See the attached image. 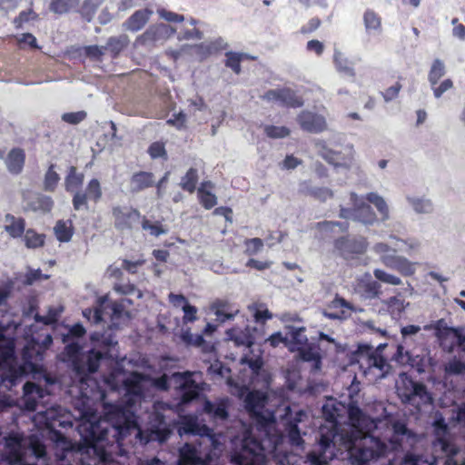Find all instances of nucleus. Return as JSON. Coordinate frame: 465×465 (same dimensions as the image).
<instances>
[{
  "label": "nucleus",
  "mask_w": 465,
  "mask_h": 465,
  "mask_svg": "<svg viewBox=\"0 0 465 465\" xmlns=\"http://www.w3.org/2000/svg\"><path fill=\"white\" fill-rule=\"evenodd\" d=\"M197 372H174L171 376L163 374L153 379L138 372H133L124 379L111 374L105 383L113 390H118L122 382L124 398L121 404L105 407L104 418L98 416L89 406L79 410V432L88 442L81 455L94 457L82 462L86 465H107L109 455L105 445L119 443L133 432L141 442L146 444L157 440L164 442L170 435L163 412L168 406L160 401L152 403L155 390L164 391L169 387L180 391L181 401L187 403L199 396L203 390Z\"/></svg>",
  "instance_id": "f257e3e1"
},
{
  "label": "nucleus",
  "mask_w": 465,
  "mask_h": 465,
  "mask_svg": "<svg viewBox=\"0 0 465 465\" xmlns=\"http://www.w3.org/2000/svg\"><path fill=\"white\" fill-rule=\"evenodd\" d=\"M239 396H244V407L262 439L257 440L253 437L254 428L241 422V435L232 440L234 446L232 462L235 465H264L272 457L281 465H300L296 455L282 450V435L276 429L274 405L270 398L260 391L247 392L245 387L239 389Z\"/></svg>",
  "instance_id": "f03ea898"
},
{
  "label": "nucleus",
  "mask_w": 465,
  "mask_h": 465,
  "mask_svg": "<svg viewBox=\"0 0 465 465\" xmlns=\"http://www.w3.org/2000/svg\"><path fill=\"white\" fill-rule=\"evenodd\" d=\"M84 333L85 329L83 325L76 323L68 330L66 334L63 335L62 340L63 342L68 343L64 349V353L73 364V372L74 375L73 384L79 388L83 397L88 398L89 391L87 387H90V383H94V381L89 378V374L97 371L99 362L104 356L110 358L116 356L114 350L117 342L111 337H104L102 341H100L99 334L94 333L91 336L94 347L85 355L81 352V347L78 343L72 341L73 338L81 337Z\"/></svg>",
  "instance_id": "7ed1b4c3"
},
{
  "label": "nucleus",
  "mask_w": 465,
  "mask_h": 465,
  "mask_svg": "<svg viewBox=\"0 0 465 465\" xmlns=\"http://www.w3.org/2000/svg\"><path fill=\"white\" fill-rule=\"evenodd\" d=\"M14 342L4 338L0 325V385L11 390L22 380L25 368L17 364L14 357Z\"/></svg>",
  "instance_id": "20e7f679"
},
{
  "label": "nucleus",
  "mask_w": 465,
  "mask_h": 465,
  "mask_svg": "<svg viewBox=\"0 0 465 465\" xmlns=\"http://www.w3.org/2000/svg\"><path fill=\"white\" fill-rule=\"evenodd\" d=\"M341 137L336 135L331 141L324 140L315 141V150L330 164L335 167L350 169L355 161V149L352 144L347 143L341 145L340 150L336 149V145L340 143Z\"/></svg>",
  "instance_id": "39448f33"
},
{
  "label": "nucleus",
  "mask_w": 465,
  "mask_h": 465,
  "mask_svg": "<svg viewBox=\"0 0 465 465\" xmlns=\"http://www.w3.org/2000/svg\"><path fill=\"white\" fill-rule=\"evenodd\" d=\"M24 405L28 411H36L35 419L45 423L47 427L54 426V421L62 414V408L59 406H52L45 409L44 405L39 404V401L43 400L46 395L45 391L33 382L27 381L24 387Z\"/></svg>",
  "instance_id": "423d86ee"
},
{
  "label": "nucleus",
  "mask_w": 465,
  "mask_h": 465,
  "mask_svg": "<svg viewBox=\"0 0 465 465\" xmlns=\"http://www.w3.org/2000/svg\"><path fill=\"white\" fill-rule=\"evenodd\" d=\"M304 328H292L289 331V349L298 351V357L302 361L310 363L313 372L321 370V356L318 348L307 343L308 339L304 334Z\"/></svg>",
  "instance_id": "0eeeda50"
},
{
  "label": "nucleus",
  "mask_w": 465,
  "mask_h": 465,
  "mask_svg": "<svg viewBox=\"0 0 465 465\" xmlns=\"http://www.w3.org/2000/svg\"><path fill=\"white\" fill-rule=\"evenodd\" d=\"M432 427L436 437L433 448L446 455L445 465H465V458H460V450L447 440L448 426L440 413H435Z\"/></svg>",
  "instance_id": "6e6552de"
},
{
  "label": "nucleus",
  "mask_w": 465,
  "mask_h": 465,
  "mask_svg": "<svg viewBox=\"0 0 465 465\" xmlns=\"http://www.w3.org/2000/svg\"><path fill=\"white\" fill-rule=\"evenodd\" d=\"M358 362L363 375L370 382H374L386 377L391 370L387 360L376 351L361 352Z\"/></svg>",
  "instance_id": "1a4fd4ad"
},
{
  "label": "nucleus",
  "mask_w": 465,
  "mask_h": 465,
  "mask_svg": "<svg viewBox=\"0 0 465 465\" xmlns=\"http://www.w3.org/2000/svg\"><path fill=\"white\" fill-rule=\"evenodd\" d=\"M365 197L351 193L350 201L352 208H341L340 216L345 219L359 221L364 224H373L376 221V215L371 207L365 203Z\"/></svg>",
  "instance_id": "9d476101"
},
{
  "label": "nucleus",
  "mask_w": 465,
  "mask_h": 465,
  "mask_svg": "<svg viewBox=\"0 0 465 465\" xmlns=\"http://www.w3.org/2000/svg\"><path fill=\"white\" fill-rule=\"evenodd\" d=\"M102 197V187L100 182L92 179L85 189V193L76 192L73 198L74 208L77 211L88 210L87 200L97 203Z\"/></svg>",
  "instance_id": "9b49d317"
},
{
  "label": "nucleus",
  "mask_w": 465,
  "mask_h": 465,
  "mask_svg": "<svg viewBox=\"0 0 465 465\" xmlns=\"http://www.w3.org/2000/svg\"><path fill=\"white\" fill-rule=\"evenodd\" d=\"M335 249L347 260L363 253L367 249L364 238L341 237L335 242Z\"/></svg>",
  "instance_id": "f8f14e48"
},
{
  "label": "nucleus",
  "mask_w": 465,
  "mask_h": 465,
  "mask_svg": "<svg viewBox=\"0 0 465 465\" xmlns=\"http://www.w3.org/2000/svg\"><path fill=\"white\" fill-rule=\"evenodd\" d=\"M175 33V28L165 24L152 25L143 35L137 37L136 43L147 45L153 42L167 40Z\"/></svg>",
  "instance_id": "ddd939ff"
},
{
  "label": "nucleus",
  "mask_w": 465,
  "mask_h": 465,
  "mask_svg": "<svg viewBox=\"0 0 465 465\" xmlns=\"http://www.w3.org/2000/svg\"><path fill=\"white\" fill-rule=\"evenodd\" d=\"M356 309L346 300L335 297L323 311L324 317L331 320H346Z\"/></svg>",
  "instance_id": "4468645a"
},
{
  "label": "nucleus",
  "mask_w": 465,
  "mask_h": 465,
  "mask_svg": "<svg viewBox=\"0 0 465 465\" xmlns=\"http://www.w3.org/2000/svg\"><path fill=\"white\" fill-rule=\"evenodd\" d=\"M301 127L310 133H321L327 129V123L322 115L305 111L299 114Z\"/></svg>",
  "instance_id": "2eb2a0df"
},
{
  "label": "nucleus",
  "mask_w": 465,
  "mask_h": 465,
  "mask_svg": "<svg viewBox=\"0 0 465 465\" xmlns=\"http://www.w3.org/2000/svg\"><path fill=\"white\" fill-rule=\"evenodd\" d=\"M419 441H420V438L409 431L405 425L401 423L394 424L393 436L391 439V443L393 449L403 447V445L412 447Z\"/></svg>",
  "instance_id": "dca6fc26"
},
{
  "label": "nucleus",
  "mask_w": 465,
  "mask_h": 465,
  "mask_svg": "<svg viewBox=\"0 0 465 465\" xmlns=\"http://www.w3.org/2000/svg\"><path fill=\"white\" fill-rule=\"evenodd\" d=\"M264 100L284 104L288 106L297 107L302 104L295 94L289 89L270 90L262 96Z\"/></svg>",
  "instance_id": "f3484780"
},
{
  "label": "nucleus",
  "mask_w": 465,
  "mask_h": 465,
  "mask_svg": "<svg viewBox=\"0 0 465 465\" xmlns=\"http://www.w3.org/2000/svg\"><path fill=\"white\" fill-rule=\"evenodd\" d=\"M113 214L115 226L120 230L131 228L139 219V213L129 207H115Z\"/></svg>",
  "instance_id": "a211bd4d"
},
{
  "label": "nucleus",
  "mask_w": 465,
  "mask_h": 465,
  "mask_svg": "<svg viewBox=\"0 0 465 465\" xmlns=\"http://www.w3.org/2000/svg\"><path fill=\"white\" fill-rule=\"evenodd\" d=\"M332 60L334 68L339 74L352 80L355 78L354 63L345 54L339 49H334Z\"/></svg>",
  "instance_id": "6ab92c4d"
},
{
  "label": "nucleus",
  "mask_w": 465,
  "mask_h": 465,
  "mask_svg": "<svg viewBox=\"0 0 465 465\" xmlns=\"http://www.w3.org/2000/svg\"><path fill=\"white\" fill-rule=\"evenodd\" d=\"M211 310L222 322L232 320L240 312L238 307L225 300H217L213 302L211 305Z\"/></svg>",
  "instance_id": "aec40b11"
},
{
  "label": "nucleus",
  "mask_w": 465,
  "mask_h": 465,
  "mask_svg": "<svg viewBox=\"0 0 465 465\" xmlns=\"http://www.w3.org/2000/svg\"><path fill=\"white\" fill-rule=\"evenodd\" d=\"M227 340L232 341L237 347L250 348L256 341L257 337L252 334L246 328L244 331L239 328H232L226 332Z\"/></svg>",
  "instance_id": "412c9836"
},
{
  "label": "nucleus",
  "mask_w": 465,
  "mask_h": 465,
  "mask_svg": "<svg viewBox=\"0 0 465 465\" xmlns=\"http://www.w3.org/2000/svg\"><path fill=\"white\" fill-rule=\"evenodd\" d=\"M405 199L408 205L417 214H430L434 211L432 201L424 195L407 194Z\"/></svg>",
  "instance_id": "4be33fe9"
},
{
  "label": "nucleus",
  "mask_w": 465,
  "mask_h": 465,
  "mask_svg": "<svg viewBox=\"0 0 465 465\" xmlns=\"http://www.w3.org/2000/svg\"><path fill=\"white\" fill-rule=\"evenodd\" d=\"M433 398L431 394L427 391L425 385L420 383L415 390V392L410 396V400H407L405 404H410L415 407L418 411L432 405Z\"/></svg>",
  "instance_id": "5701e85b"
},
{
  "label": "nucleus",
  "mask_w": 465,
  "mask_h": 465,
  "mask_svg": "<svg viewBox=\"0 0 465 465\" xmlns=\"http://www.w3.org/2000/svg\"><path fill=\"white\" fill-rule=\"evenodd\" d=\"M152 14L153 11L149 9L137 10L123 24V26L125 30L137 32L147 24Z\"/></svg>",
  "instance_id": "b1692460"
},
{
  "label": "nucleus",
  "mask_w": 465,
  "mask_h": 465,
  "mask_svg": "<svg viewBox=\"0 0 465 465\" xmlns=\"http://www.w3.org/2000/svg\"><path fill=\"white\" fill-rule=\"evenodd\" d=\"M133 302L129 298H123L120 302H114L110 305H104V312L110 314L111 320L114 325L118 324L117 320L123 318H128L129 314L126 311V305L131 304Z\"/></svg>",
  "instance_id": "393cba45"
},
{
  "label": "nucleus",
  "mask_w": 465,
  "mask_h": 465,
  "mask_svg": "<svg viewBox=\"0 0 465 465\" xmlns=\"http://www.w3.org/2000/svg\"><path fill=\"white\" fill-rule=\"evenodd\" d=\"M228 400L227 399H220L214 402L210 401H205L203 403V411L207 413L211 418L215 420H223L228 416Z\"/></svg>",
  "instance_id": "a878e982"
},
{
  "label": "nucleus",
  "mask_w": 465,
  "mask_h": 465,
  "mask_svg": "<svg viewBox=\"0 0 465 465\" xmlns=\"http://www.w3.org/2000/svg\"><path fill=\"white\" fill-rule=\"evenodd\" d=\"M420 383L413 381L406 373H401L396 381V390L403 403L410 400V396L415 392Z\"/></svg>",
  "instance_id": "bb28decb"
},
{
  "label": "nucleus",
  "mask_w": 465,
  "mask_h": 465,
  "mask_svg": "<svg viewBox=\"0 0 465 465\" xmlns=\"http://www.w3.org/2000/svg\"><path fill=\"white\" fill-rule=\"evenodd\" d=\"M373 252L380 256L381 262L389 266L396 257L398 250L397 243L391 240V244L387 242H378L373 246Z\"/></svg>",
  "instance_id": "cd10ccee"
},
{
  "label": "nucleus",
  "mask_w": 465,
  "mask_h": 465,
  "mask_svg": "<svg viewBox=\"0 0 465 465\" xmlns=\"http://www.w3.org/2000/svg\"><path fill=\"white\" fill-rule=\"evenodd\" d=\"M390 240H392L397 243L398 252H404L410 256L418 253L422 246L420 239L417 237L401 239L394 235H391Z\"/></svg>",
  "instance_id": "c85d7f7f"
},
{
  "label": "nucleus",
  "mask_w": 465,
  "mask_h": 465,
  "mask_svg": "<svg viewBox=\"0 0 465 465\" xmlns=\"http://www.w3.org/2000/svg\"><path fill=\"white\" fill-rule=\"evenodd\" d=\"M3 227L10 237L18 238L25 232V223L21 217L7 213L3 220Z\"/></svg>",
  "instance_id": "c756f323"
},
{
  "label": "nucleus",
  "mask_w": 465,
  "mask_h": 465,
  "mask_svg": "<svg viewBox=\"0 0 465 465\" xmlns=\"http://www.w3.org/2000/svg\"><path fill=\"white\" fill-rule=\"evenodd\" d=\"M364 28L369 35H380L382 31L381 16L373 10L367 9L362 16Z\"/></svg>",
  "instance_id": "7c9ffc66"
},
{
  "label": "nucleus",
  "mask_w": 465,
  "mask_h": 465,
  "mask_svg": "<svg viewBox=\"0 0 465 465\" xmlns=\"http://www.w3.org/2000/svg\"><path fill=\"white\" fill-rule=\"evenodd\" d=\"M306 417V413L300 411L296 413V417L293 420L289 421L287 425L288 437L292 446L300 447L303 444V440L301 436L300 430L298 429V423L303 420Z\"/></svg>",
  "instance_id": "2f4dec72"
},
{
  "label": "nucleus",
  "mask_w": 465,
  "mask_h": 465,
  "mask_svg": "<svg viewBox=\"0 0 465 465\" xmlns=\"http://www.w3.org/2000/svg\"><path fill=\"white\" fill-rule=\"evenodd\" d=\"M417 262L410 261L405 256L396 255L388 267L397 270L403 276H411L417 271Z\"/></svg>",
  "instance_id": "473e14b6"
},
{
  "label": "nucleus",
  "mask_w": 465,
  "mask_h": 465,
  "mask_svg": "<svg viewBox=\"0 0 465 465\" xmlns=\"http://www.w3.org/2000/svg\"><path fill=\"white\" fill-rule=\"evenodd\" d=\"M213 185L211 182L203 183L198 189V197L200 203L207 210L213 208L217 203V197L213 193Z\"/></svg>",
  "instance_id": "72a5a7b5"
},
{
  "label": "nucleus",
  "mask_w": 465,
  "mask_h": 465,
  "mask_svg": "<svg viewBox=\"0 0 465 465\" xmlns=\"http://www.w3.org/2000/svg\"><path fill=\"white\" fill-rule=\"evenodd\" d=\"M25 163V153L21 149H13L7 154L5 164L12 173H19Z\"/></svg>",
  "instance_id": "f704fd0d"
},
{
  "label": "nucleus",
  "mask_w": 465,
  "mask_h": 465,
  "mask_svg": "<svg viewBox=\"0 0 465 465\" xmlns=\"http://www.w3.org/2000/svg\"><path fill=\"white\" fill-rule=\"evenodd\" d=\"M365 199L376 207L381 221L384 222L390 219V208L382 196L377 193H369L365 196Z\"/></svg>",
  "instance_id": "c9c22d12"
},
{
  "label": "nucleus",
  "mask_w": 465,
  "mask_h": 465,
  "mask_svg": "<svg viewBox=\"0 0 465 465\" xmlns=\"http://www.w3.org/2000/svg\"><path fill=\"white\" fill-rule=\"evenodd\" d=\"M108 296H102L97 299V307L94 310L85 309L83 312V315L88 321L93 322L94 323H99L102 321H104V305L107 303Z\"/></svg>",
  "instance_id": "e433bc0d"
},
{
  "label": "nucleus",
  "mask_w": 465,
  "mask_h": 465,
  "mask_svg": "<svg viewBox=\"0 0 465 465\" xmlns=\"http://www.w3.org/2000/svg\"><path fill=\"white\" fill-rule=\"evenodd\" d=\"M154 180L150 173H138L133 175L131 179V189L134 192L142 191L153 184Z\"/></svg>",
  "instance_id": "4c0bfd02"
},
{
  "label": "nucleus",
  "mask_w": 465,
  "mask_h": 465,
  "mask_svg": "<svg viewBox=\"0 0 465 465\" xmlns=\"http://www.w3.org/2000/svg\"><path fill=\"white\" fill-rule=\"evenodd\" d=\"M81 0H52L50 10L55 14H65L76 9Z\"/></svg>",
  "instance_id": "58836bf2"
},
{
  "label": "nucleus",
  "mask_w": 465,
  "mask_h": 465,
  "mask_svg": "<svg viewBox=\"0 0 465 465\" xmlns=\"http://www.w3.org/2000/svg\"><path fill=\"white\" fill-rule=\"evenodd\" d=\"M55 457L59 461H63L72 452V444L60 434L55 435Z\"/></svg>",
  "instance_id": "ea45409f"
},
{
  "label": "nucleus",
  "mask_w": 465,
  "mask_h": 465,
  "mask_svg": "<svg viewBox=\"0 0 465 465\" xmlns=\"http://www.w3.org/2000/svg\"><path fill=\"white\" fill-rule=\"evenodd\" d=\"M383 304L386 306L389 313L392 318L396 319L401 317V313L404 312L406 306L404 300L400 299L398 297H391L385 301Z\"/></svg>",
  "instance_id": "a19ab883"
},
{
  "label": "nucleus",
  "mask_w": 465,
  "mask_h": 465,
  "mask_svg": "<svg viewBox=\"0 0 465 465\" xmlns=\"http://www.w3.org/2000/svg\"><path fill=\"white\" fill-rule=\"evenodd\" d=\"M83 181L84 174L77 173L75 167H71L64 181L66 191L74 193L82 185Z\"/></svg>",
  "instance_id": "79ce46f5"
},
{
  "label": "nucleus",
  "mask_w": 465,
  "mask_h": 465,
  "mask_svg": "<svg viewBox=\"0 0 465 465\" xmlns=\"http://www.w3.org/2000/svg\"><path fill=\"white\" fill-rule=\"evenodd\" d=\"M446 74V67L445 64L440 60L435 59L430 66L429 74H428V81L430 84H438L440 79L442 78Z\"/></svg>",
  "instance_id": "37998d69"
},
{
  "label": "nucleus",
  "mask_w": 465,
  "mask_h": 465,
  "mask_svg": "<svg viewBox=\"0 0 465 465\" xmlns=\"http://www.w3.org/2000/svg\"><path fill=\"white\" fill-rule=\"evenodd\" d=\"M421 330L419 325L410 324L401 329V334L402 336L403 345L399 346V351L403 350V346H408L414 342L413 337L416 336Z\"/></svg>",
  "instance_id": "c03bdc74"
},
{
  "label": "nucleus",
  "mask_w": 465,
  "mask_h": 465,
  "mask_svg": "<svg viewBox=\"0 0 465 465\" xmlns=\"http://www.w3.org/2000/svg\"><path fill=\"white\" fill-rule=\"evenodd\" d=\"M249 312L254 317L256 322H264L265 321L272 319V315L269 310L261 303H252L248 306Z\"/></svg>",
  "instance_id": "a18cd8bd"
},
{
  "label": "nucleus",
  "mask_w": 465,
  "mask_h": 465,
  "mask_svg": "<svg viewBox=\"0 0 465 465\" xmlns=\"http://www.w3.org/2000/svg\"><path fill=\"white\" fill-rule=\"evenodd\" d=\"M54 231L56 238L60 242H68V241H70V239L73 235L72 225H71V223H69V222H63V221L57 222V223L55 224V226L54 228Z\"/></svg>",
  "instance_id": "49530a36"
},
{
  "label": "nucleus",
  "mask_w": 465,
  "mask_h": 465,
  "mask_svg": "<svg viewBox=\"0 0 465 465\" xmlns=\"http://www.w3.org/2000/svg\"><path fill=\"white\" fill-rule=\"evenodd\" d=\"M437 460L436 457L425 459L422 456L417 455L413 452H407L402 465H432Z\"/></svg>",
  "instance_id": "de8ad7c7"
},
{
  "label": "nucleus",
  "mask_w": 465,
  "mask_h": 465,
  "mask_svg": "<svg viewBox=\"0 0 465 465\" xmlns=\"http://www.w3.org/2000/svg\"><path fill=\"white\" fill-rule=\"evenodd\" d=\"M25 242L27 248L41 247L45 242V235L29 229L25 233Z\"/></svg>",
  "instance_id": "09e8293b"
},
{
  "label": "nucleus",
  "mask_w": 465,
  "mask_h": 465,
  "mask_svg": "<svg viewBox=\"0 0 465 465\" xmlns=\"http://www.w3.org/2000/svg\"><path fill=\"white\" fill-rule=\"evenodd\" d=\"M302 191L323 202L333 196L332 191L327 187H303Z\"/></svg>",
  "instance_id": "8fccbe9b"
},
{
  "label": "nucleus",
  "mask_w": 465,
  "mask_h": 465,
  "mask_svg": "<svg viewBox=\"0 0 465 465\" xmlns=\"http://www.w3.org/2000/svg\"><path fill=\"white\" fill-rule=\"evenodd\" d=\"M373 274L376 279H378L379 281H381L384 283H387V284L398 286L402 283V281L400 277H398L394 274L389 273L381 269L374 270Z\"/></svg>",
  "instance_id": "3c124183"
},
{
  "label": "nucleus",
  "mask_w": 465,
  "mask_h": 465,
  "mask_svg": "<svg viewBox=\"0 0 465 465\" xmlns=\"http://www.w3.org/2000/svg\"><path fill=\"white\" fill-rule=\"evenodd\" d=\"M198 175L197 171L193 168L188 170L186 174L182 178L181 186L183 189L192 193L195 189Z\"/></svg>",
  "instance_id": "603ef678"
},
{
  "label": "nucleus",
  "mask_w": 465,
  "mask_h": 465,
  "mask_svg": "<svg viewBox=\"0 0 465 465\" xmlns=\"http://www.w3.org/2000/svg\"><path fill=\"white\" fill-rule=\"evenodd\" d=\"M263 131L268 137L272 139L284 138L290 134V130L285 126L268 124L263 127Z\"/></svg>",
  "instance_id": "864d4df0"
},
{
  "label": "nucleus",
  "mask_w": 465,
  "mask_h": 465,
  "mask_svg": "<svg viewBox=\"0 0 465 465\" xmlns=\"http://www.w3.org/2000/svg\"><path fill=\"white\" fill-rule=\"evenodd\" d=\"M60 177L56 171L54 170V166L51 165L48 171L45 173V189L47 191H54L56 187Z\"/></svg>",
  "instance_id": "5fc2aeb1"
},
{
  "label": "nucleus",
  "mask_w": 465,
  "mask_h": 465,
  "mask_svg": "<svg viewBox=\"0 0 465 465\" xmlns=\"http://www.w3.org/2000/svg\"><path fill=\"white\" fill-rule=\"evenodd\" d=\"M128 42L126 35L112 37L108 40L107 46L111 52L118 54L127 45Z\"/></svg>",
  "instance_id": "6e6d98bb"
},
{
  "label": "nucleus",
  "mask_w": 465,
  "mask_h": 465,
  "mask_svg": "<svg viewBox=\"0 0 465 465\" xmlns=\"http://www.w3.org/2000/svg\"><path fill=\"white\" fill-rule=\"evenodd\" d=\"M62 312V308L60 306L50 307L48 309V312L45 316H40L38 314L35 315V320L37 322H44L45 324H50L57 321L60 313Z\"/></svg>",
  "instance_id": "4d7b16f0"
},
{
  "label": "nucleus",
  "mask_w": 465,
  "mask_h": 465,
  "mask_svg": "<svg viewBox=\"0 0 465 465\" xmlns=\"http://www.w3.org/2000/svg\"><path fill=\"white\" fill-rule=\"evenodd\" d=\"M453 87V82L451 79H445L441 83L430 84V88L432 90L433 95L435 98L439 99L442 96L444 93L450 90Z\"/></svg>",
  "instance_id": "13d9d810"
},
{
  "label": "nucleus",
  "mask_w": 465,
  "mask_h": 465,
  "mask_svg": "<svg viewBox=\"0 0 465 465\" xmlns=\"http://www.w3.org/2000/svg\"><path fill=\"white\" fill-rule=\"evenodd\" d=\"M53 200L49 196H38L33 203V208L35 211L42 213H47L51 211L53 207Z\"/></svg>",
  "instance_id": "bf43d9fd"
},
{
  "label": "nucleus",
  "mask_w": 465,
  "mask_h": 465,
  "mask_svg": "<svg viewBox=\"0 0 465 465\" xmlns=\"http://www.w3.org/2000/svg\"><path fill=\"white\" fill-rule=\"evenodd\" d=\"M104 0H84L83 4V14L91 20Z\"/></svg>",
  "instance_id": "052dcab7"
},
{
  "label": "nucleus",
  "mask_w": 465,
  "mask_h": 465,
  "mask_svg": "<svg viewBox=\"0 0 465 465\" xmlns=\"http://www.w3.org/2000/svg\"><path fill=\"white\" fill-rule=\"evenodd\" d=\"M241 363L249 366L252 375H259L262 365V361L259 357L252 359L248 358L246 355L242 357Z\"/></svg>",
  "instance_id": "680f3d73"
},
{
  "label": "nucleus",
  "mask_w": 465,
  "mask_h": 465,
  "mask_svg": "<svg viewBox=\"0 0 465 465\" xmlns=\"http://www.w3.org/2000/svg\"><path fill=\"white\" fill-rule=\"evenodd\" d=\"M434 326H435L434 327L435 335L439 339H443V338L448 337L449 335H451L452 328H450L447 325V322L445 320L440 319V320L434 322Z\"/></svg>",
  "instance_id": "e2e57ef3"
},
{
  "label": "nucleus",
  "mask_w": 465,
  "mask_h": 465,
  "mask_svg": "<svg viewBox=\"0 0 465 465\" xmlns=\"http://www.w3.org/2000/svg\"><path fill=\"white\" fill-rule=\"evenodd\" d=\"M241 58L242 54L237 53L230 52L226 54V65L235 74H239L241 72Z\"/></svg>",
  "instance_id": "0e129e2a"
},
{
  "label": "nucleus",
  "mask_w": 465,
  "mask_h": 465,
  "mask_svg": "<svg viewBox=\"0 0 465 465\" xmlns=\"http://www.w3.org/2000/svg\"><path fill=\"white\" fill-rule=\"evenodd\" d=\"M114 290L120 294L133 295L137 299L143 297L142 292L130 284H118L114 286Z\"/></svg>",
  "instance_id": "69168bd1"
},
{
  "label": "nucleus",
  "mask_w": 465,
  "mask_h": 465,
  "mask_svg": "<svg viewBox=\"0 0 465 465\" xmlns=\"http://www.w3.org/2000/svg\"><path fill=\"white\" fill-rule=\"evenodd\" d=\"M263 242L260 238H252L245 241V251L249 255H254L262 251Z\"/></svg>",
  "instance_id": "338daca9"
},
{
  "label": "nucleus",
  "mask_w": 465,
  "mask_h": 465,
  "mask_svg": "<svg viewBox=\"0 0 465 465\" xmlns=\"http://www.w3.org/2000/svg\"><path fill=\"white\" fill-rule=\"evenodd\" d=\"M445 371L450 374H463L465 373V362L454 359L446 365Z\"/></svg>",
  "instance_id": "774afa93"
}]
</instances>
